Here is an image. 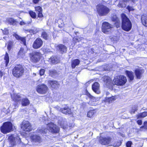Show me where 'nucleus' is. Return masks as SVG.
<instances>
[{
  "label": "nucleus",
  "instance_id": "1",
  "mask_svg": "<svg viewBox=\"0 0 147 147\" xmlns=\"http://www.w3.org/2000/svg\"><path fill=\"white\" fill-rule=\"evenodd\" d=\"M47 130L53 133H57L59 131V128L56 125L52 123H48L47 125V129L44 127H42L38 130V132L40 133H45Z\"/></svg>",
  "mask_w": 147,
  "mask_h": 147
},
{
  "label": "nucleus",
  "instance_id": "2",
  "mask_svg": "<svg viewBox=\"0 0 147 147\" xmlns=\"http://www.w3.org/2000/svg\"><path fill=\"white\" fill-rule=\"evenodd\" d=\"M122 20L121 27L124 30L128 31L130 30L132 28V24L130 20L127 17L124 13L121 14Z\"/></svg>",
  "mask_w": 147,
  "mask_h": 147
},
{
  "label": "nucleus",
  "instance_id": "3",
  "mask_svg": "<svg viewBox=\"0 0 147 147\" xmlns=\"http://www.w3.org/2000/svg\"><path fill=\"white\" fill-rule=\"evenodd\" d=\"M9 147L13 146L17 144L23 146H26L27 144L21 142L20 138L18 136L15 137L13 135H11L9 137Z\"/></svg>",
  "mask_w": 147,
  "mask_h": 147
},
{
  "label": "nucleus",
  "instance_id": "4",
  "mask_svg": "<svg viewBox=\"0 0 147 147\" xmlns=\"http://www.w3.org/2000/svg\"><path fill=\"white\" fill-rule=\"evenodd\" d=\"M97 12L100 16H104L107 15L110 11L109 8L104 5L99 4L96 7Z\"/></svg>",
  "mask_w": 147,
  "mask_h": 147
},
{
  "label": "nucleus",
  "instance_id": "5",
  "mask_svg": "<svg viewBox=\"0 0 147 147\" xmlns=\"http://www.w3.org/2000/svg\"><path fill=\"white\" fill-rule=\"evenodd\" d=\"M12 128V124L10 121H7L4 123L1 127V131L4 134L10 132Z\"/></svg>",
  "mask_w": 147,
  "mask_h": 147
},
{
  "label": "nucleus",
  "instance_id": "6",
  "mask_svg": "<svg viewBox=\"0 0 147 147\" xmlns=\"http://www.w3.org/2000/svg\"><path fill=\"white\" fill-rule=\"evenodd\" d=\"M24 72V69L21 65H17L12 70L13 75L16 77L19 78L22 76Z\"/></svg>",
  "mask_w": 147,
  "mask_h": 147
},
{
  "label": "nucleus",
  "instance_id": "7",
  "mask_svg": "<svg viewBox=\"0 0 147 147\" xmlns=\"http://www.w3.org/2000/svg\"><path fill=\"white\" fill-rule=\"evenodd\" d=\"M126 77L123 75H119L115 78L113 80L114 84L117 86H122L126 82Z\"/></svg>",
  "mask_w": 147,
  "mask_h": 147
},
{
  "label": "nucleus",
  "instance_id": "8",
  "mask_svg": "<svg viewBox=\"0 0 147 147\" xmlns=\"http://www.w3.org/2000/svg\"><path fill=\"white\" fill-rule=\"evenodd\" d=\"M49 88L47 86L44 84L39 85L36 88V91L39 93L45 94L48 92Z\"/></svg>",
  "mask_w": 147,
  "mask_h": 147
},
{
  "label": "nucleus",
  "instance_id": "9",
  "mask_svg": "<svg viewBox=\"0 0 147 147\" xmlns=\"http://www.w3.org/2000/svg\"><path fill=\"white\" fill-rule=\"evenodd\" d=\"M40 54L36 51L33 52L30 54V57L32 61L34 63H36L40 59Z\"/></svg>",
  "mask_w": 147,
  "mask_h": 147
},
{
  "label": "nucleus",
  "instance_id": "10",
  "mask_svg": "<svg viewBox=\"0 0 147 147\" xmlns=\"http://www.w3.org/2000/svg\"><path fill=\"white\" fill-rule=\"evenodd\" d=\"M22 129L25 131H30L32 129L30 123L28 121H23L21 125Z\"/></svg>",
  "mask_w": 147,
  "mask_h": 147
},
{
  "label": "nucleus",
  "instance_id": "11",
  "mask_svg": "<svg viewBox=\"0 0 147 147\" xmlns=\"http://www.w3.org/2000/svg\"><path fill=\"white\" fill-rule=\"evenodd\" d=\"M112 27V26L108 22H103L102 24V31L104 33H107L111 31Z\"/></svg>",
  "mask_w": 147,
  "mask_h": 147
},
{
  "label": "nucleus",
  "instance_id": "12",
  "mask_svg": "<svg viewBox=\"0 0 147 147\" xmlns=\"http://www.w3.org/2000/svg\"><path fill=\"white\" fill-rule=\"evenodd\" d=\"M42 44V40L40 38H38L34 42L32 47L34 49H37L41 47Z\"/></svg>",
  "mask_w": 147,
  "mask_h": 147
},
{
  "label": "nucleus",
  "instance_id": "13",
  "mask_svg": "<svg viewBox=\"0 0 147 147\" xmlns=\"http://www.w3.org/2000/svg\"><path fill=\"white\" fill-rule=\"evenodd\" d=\"M103 81L105 85L107 87L110 88L113 84L111 78L108 76H104L103 77Z\"/></svg>",
  "mask_w": 147,
  "mask_h": 147
},
{
  "label": "nucleus",
  "instance_id": "14",
  "mask_svg": "<svg viewBox=\"0 0 147 147\" xmlns=\"http://www.w3.org/2000/svg\"><path fill=\"white\" fill-rule=\"evenodd\" d=\"M58 124L63 129L67 127L66 122L65 119L61 117H59L58 118Z\"/></svg>",
  "mask_w": 147,
  "mask_h": 147
},
{
  "label": "nucleus",
  "instance_id": "15",
  "mask_svg": "<svg viewBox=\"0 0 147 147\" xmlns=\"http://www.w3.org/2000/svg\"><path fill=\"white\" fill-rule=\"evenodd\" d=\"M112 139L110 137L103 138L100 137V142L103 145H107L110 143L111 142Z\"/></svg>",
  "mask_w": 147,
  "mask_h": 147
},
{
  "label": "nucleus",
  "instance_id": "16",
  "mask_svg": "<svg viewBox=\"0 0 147 147\" xmlns=\"http://www.w3.org/2000/svg\"><path fill=\"white\" fill-rule=\"evenodd\" d=\"M11 98L16 103L20 101L21 100V96L19 94L13 93L11 94Z\"/></svg>",
  "mask_w": 147,
  "mask_h": 147
},
{
  "label": "nucleus",
  "instance_id": "17",
  "mask_svg": "<svg viewBox=\"0 0 147 147\" xmlns=\"http://www.w3.org/2000/svg\"><path fill=\"white\" fill-rule=\"evenodd\" d=\"M93 90L96 93L99 94L100 93L99 84L97 82H95L92 86Z\"/></svg>",
  "mask_w": 147,
  "mask_h": 147
},
{
  "label": "nucleus",
  "instance_id": "18",
  "mask_svg": "<svg viewBox=\"0 0 147 147\" xmlns=\"http://www.w3.org/2000/svg\"><path fill=\"white\" fill-rule=\"evenodd\" d=\"M13 35L17 40L21 41V42H22L24 45H26V40L25 37H22L16 33H14Z\"/></svg>",
  "mask_w": 147,
  "mask_h": 147
},
{
  "label": "nucleus",
  "instance_id": "19",
  "mask_svg": "<svg viewBox=\"0 0 147 147\" xmlns=\"http://www.w3.org/2000/svg\"><path fill=\"white\" fill-rule=\"evenodd\" d=\"M144 70L143 69H138L135 71V74L137 79H140L142 76V74L144 73Z\"/></svg>",
  "mask_w": 147,
  "mask_h": 147
},
{
  "label": "nucleus",
  "instance_id": "20",
  "mask_svg": "<svg viewBox=\"0 0 147 147\" xmlns=\"http://www.w3.org/2000/svg\"><path fill=\"white\" fill-rule=\"evenodd\" d=\"M48 84L53 89L57 88L59 85L58 82L55 81L49 80L48 81Z\"/></svg>",
  "mask_w": 147,
  "mask_h": 147
},
{
  "label": "nucleus",
  "instance_id": "21",
  "mask_svg": "<svg viewBox=\"0 0 147 147\" xmlns=\"http://www.w3.org/2000/svg\"><path fill=\"white\" fill-rule=\"evenodd\" d=\"M32 141L34 142L40 143L41 141L40 137L37 135H33L30 137Z\"/></svg>",
  "mask_w": 147,
  "mask_h": 147
},
{
  "label": "nucleus",
  "instance_id": "22",
  "mask_svg": "<svg viewBox=\"0 0 147 147\" xmlns=\"http://www.w3.org/2000/svg\"><path fill=\"white\" fill-rule=\"evenodd\" d=\"M57 49L61 53H65L67 51V48L66 47L62 44H60L58 45L57 47Z\"/></svg>",
  "mask_w": 147,
  "mask_h": 147
},
{
  "label": "nucleus",
  "instance_id": "23",
  "mask_svg": "<svg viewBox=\"0 0 147 147\" xmlns=\"http://www.w3.org/2000/svg\"><path fill=\"white\" fill-rule=\"evenodd\" d=\"M60 111L61 112L65 114H70L71 113L70 109L67 106H66L63 108H61Z\"/></svg>",
  "mask_w": 147,
  "mask_h": 147
},
{
  "label": "nucleus",
  "instance_id": "24",
  "mask_svg": "<svg viewBox=\"0 0 147 147\" xmlns=\"http://www.w3.org/2000/svg\"><path fill=\"white\" fill-rule=\"evenodd\" d=\"M112 21L114 22L117 28L119 27L121 23L119 19L115 16H113L112 18Z\"/></svg>",
  "mask_w": 147,
  "mask_h": 147
},
{
  "label": "nucleus",
  "instance_id": "25",
  "mask_svg": "<svg viewBox=\"0 0 147 147\" xmlns=\"http://www.w3.org/2000/svg\"><path fill=\"white\" fill-rule=\"evenodd\" d=\"M59 58L57 56H52L49 59L48 61L51 64H56L59 62Z\"/></svg>",
  "mask_w": 147,
  "mask_h": 147
},
{
  "label": "nucleus",
  "instance_id": "26",
  "mask_svg": "<svg viewBox=\"0 0 147 147\" xmlns=\"http://www.w3.org/2000/svg\"><path fill=\"white\" fill-rule=\"evenodd\" d=\"M90 98V100L88 103V104L91 105L96 106L97 104L95 102L98 101L97 99L92 96Z\"/></svg>",
  "mask_w": 147,
  "mask_h": 147
},
{
  "label": "nucleus",
  "instance_id": "27",
  "mask_svg": "<svg viewBox=\"0 0 147 147\" xmlns=\"http://www.w3.org/2000/svg\"><path fill=\"white\" fill-rule=\"evenodd\" d=\"M125 73L130 80L132 81L133 80L134 76V73L132 72L126 70Z\"/></svg>",
  "mask_w": 147,
  "mask_h": 147
},
{
  "label": "nucleus",
  "instance_id": "28",
  "mask_svg": "<svg viewBox=\"0 0 147 147\" xmlns=\"http://www.w3.org/2000/svg\"><path fill=\"white\" fill-rule=\"evenodd\" d=\"M80 61L78 59H74L71 62V67L73 68H74L76 67L80 63Z\"/></svg>",
  "mask_w": 147,
  "mask_h": 147
},
{
  "label": "nucleus",
  "instance_id": "29",
  "mask_svg": "<svg viewBox=\"0 0 147 147\" xmlns=\"http://www.w3.org/2000/svg\"><path fill=\"white\" fill-rule=\"evenodd\" d=\"M41 37L45 40H47L49 37V33L43 31L41 34Z\"/></svg>",
  "mask_w": 147,
  "mask_h": 147
},
{
  "label": "nucleus",
  "instance_id": "30",
  "mask_svg": "<svg viewBox=\"0 0 147 147\" xmlns=\"http://www.w3.org/2000/svg\"><path fill=\"white\" fill-rule=\"evenodd\" d=\"M26 52V51L24 50L23 48H21L18 54V56L19 57H23L25 56Z\"/></svg>",
  "mask_w": 147,
  "mask_h": 147
},
{
  "label": "nucleus",
  "instance_id": "31",
  "mask_svg": "<svg viewBox=\"0 0 147 147\" xmlns=\"http://www.w3.org/2000/svg\"><path fill=\"white\" fill-rule=\"evenodd\" d=\"M21 103L23 106H25L29 105L30 102L27 98H25L22 99Z\"/></svg>",
  "mask_w": 147,
  "mask_h": 147
},
{
  "label": "nucleus",
  "instance_id": "32",
  "mask_svg": "<svg viewBox=\"0 0 147 147\" xmlns=\"http://www.w3.org/2000/svg\"><path fill=\"white\" fill-rule=\"evenodd\" d=\"M7 21L9 23L13 25H16L18 22L16 20H15L12 18H8L7 20Z\"/></svg>",
  "mask_w": 147,
  "mask_h": 147
},
{
  "label": "nucleus",
  "instance_id": "33",
  "mask_svg": "<svg viewBox=\"0 0 147 147\" xmlns=\"http://www.w3.org/2000/svg\"><path fill=\"white\" fill-rule=\"evenodd\" d=\"M115 100V97L113 96H110L109 97H106L105 101L109 103H110L112 102L113 101Z\"/></svg>",
  "mask_w": 147,
  "mask_h": 147
},
{
  "label": "nucleus",
  "instance_id": "34",
  "mask_svg": "<svg viewBox=\"0 0 147 147\" xmlns=\"http://www.w3.org/2000/svg\"><path fill=\"white\" fill-rule=\"evenodd\" d=\"M147 116V112H144L142 113H140L137 115V117L138 118H144Z\"/></svg>",
  "mask_w": 147,
  "mask_h": 147
},
{
  "label": "nucleus",
  "instance_id": "35",
  "mask_svg": "<svg viewBox=\"0 0 147 147\" xmlns=\"http://www.w3.org/2000/svg\"><path fill=\"white\" fill-rule=\"evenodd\" d=\"M32 22V19L30 18L29 20L28 21L24 22L23 21H22L20 22V24L21 25H27L31 24Z\"/></svg>",
  "mask_w": 147,
  "mask_h": 147
},
{
  "label": "nucleus",
  "instance_id": "36",
  "mask_svg": "<svg viewBox=\"0 0 147 147\" xmlns=\"http://www.w3.org/2000/svg\"><path fill=\"white\" fill-rule=\"evenodd\" d=\"M49 75L52 77H54L57 75V72L54 69L51 70L49 71Z\"/></svg>",
  "mask_w": 147,
  "mask_h": 147
},
{
  "label": "nucleus",
  "instance_id": "37",
  "mask_svg": "<svg viewBox=\"0 0 147 147\" xmlns=\"http://www.w3.org/2000/svg\"><path fill=\"white\" fill-rule=\"evenodd\" d=\"M111 143L113 144V146L114 147L119 146L121 144V142L120 141H119L117 142H114V141L112 139V140Z\"/></svg>",
  "mask_w": 147,
  "mask_h": 147
},
{
  "label": "nucleus",
  "instance_id": "38",
  "mask_svg": "<svg viewBox=\"0 0 147 147\" xmlns=\"http://www.w3.org/2000/svg\"><path fill=\"white\" fill-rule=\"evenodd\" d=\"M96 113L95 110H90L88 113L87 116L89 117H91Z\"/></svg>",
  "mask_w": 147,
  "mask_h": 147
},
{
  "label": "nucleus",
  "instance_id": "39",
  "mask_svg": "<svg viewBox=\"0 0 147 147\" xmlns=\"http://www.w3.org/2000/svg\"><path fill=\"white\" fill-rule=\"evenodd\" d=\"M4 60L5 61L6 66H7L8 63L9 61V58L8 54L6 53L5 56L4 57Z\"/></svg>",
  "mask_w": 147,
  "mask_h": 147
},
{
  "label": "nucleus",
  "instance_id": "40",
  "mask_svg": "<svg viewBox=\"0 0 147 147\" xmlns=\"http://www.w3.org/2000/svg\"><path fill=\"white\" fill-rule=\"evenodd\" d=\"M29 13L31 17L33 18H35L36 17V13L32 11H30L29 12Z\"/></svg>",
  "mask_w": 147,
  "mask_h": 147
},
{
  "label": "nucleus",
  "instance_id": "41",
  "mask_svg": "<svg viewBox=\"0 0 147 147\" xmlns=\"http://www.w3.org/2000/svg\"><path fill=\"white\" fill-rule=\"evenodd\" d=\"M137 106L136 105H134L132 107L131 110L130 111V113L132 114L134 113L137 110Z\"/></svg>",
  "mask_w": 147,
  "mask_h": 147
},
{
  "label": "nucleus",
  "instance_id": "42",
  "mask_svg": "<svg viewBox=\"0 0 147 147\" xmlns=\"http://www.w3.org/2000/svg\"><path fill=\"white\" fill-rule=\"evenodd\" d=\"M39 31V30L38 29L34 28L33 29L30 30V33L35 34L38 32Z\"/></svg>",
  "mask_w": 147,
  "mask_h": 147
},
{
  "label": "nucleus",
  "instance_id": "43",
  "mask_svg": "<svg viewBox=\"0 0 147 147\" xmlns=\"http://www.w3.org/2000/svg\"><path fill=\"white\" fill-rule=\"evenodd\" d=\"M18 107V103H16L15 104H13V105L11 107H9V109H13V111H15L16 109Z\"/></svg>",
  "mask_w": 147,
  "mask_h": 147
},
{
  "label": "nucleus",
  "instance_id": "44",
  "mask_svg": "<svg viewBox=\"0 0 147 147\" xmlns=\"http://www.w3.org/2000/svg\"><path fill=\"white\" fill-rule=\"evenodd\" d=\"M118 6L120 7L124 8L126 6V5L123 2L120 1L118 5Z\"/></svg>",
  "mask_w": 147,
  "mask_h": 147
},
{
  "label": "nucleus",
  "instance_id": "45",
  "mask_svg": "<svg viewBox=\"0 0 147 147\" xmlns=\"http://www.w3.org/2000/svg\"><path fill=\"white\" fill-rule=\"evenodd\" d=\"M143 128L147 129V121H145L144 123V125L140 128V130H142Z\"/></svg>",
  "mask_w": 147,
  "mask_h": 147
},
{
  "label": "nucleus",
  "instance_id": "46",
  "mask_svg": "<svg viewBox=\"0 0 147 147\" xmlns=\"http://www.w3.org/2000/svg\"><path fill=\"white\" fill-rule=\"evenodd\" d=\"M13 42H12L11 41H9L8 42V45H7V49L9 50H10L11 48V47L12 46V44H13Z\"/></svg>",
  "mask_w": 147,
  "mask_h": 147
},
{
  "label": "nucleus",
  "instance_id": "47",
  "mask_svg": "<svg viewBox=\"0 0 147 147\" xmlns=\"http://www.w3.org/2000/svg\"><path fill=\"white\" fill-rule=\"evenodd\" d=\"M35 9L36 11L38 12V13L42 11V8L40 6H38L35 7Z\"/></svg>",
  "mask_w": 147,
  "mask_h": 147
},
{
  "label": "nucleus",
  "instance_id": "48",
  "mask_svg": "<svg viewBox=\"0 0 147 147\" xmlns=\"http://www.w3.org/2000/svg\"><path fill=\"white\" fill-rule=\"evenodd\" d=\"M45 70L44 69H42L40 70V76L43 75L45 72Z\"/></svg>",
  "mask_w": 147,
  "mask_h": 147
},
{
  "label": "nucleus",
  "instance_id": "49",
  "mask_svg": "<svg viewBox=\"0 0 147 147\" xmlns=\"http://www.w3.org/2000/svg\"><path fill=\"white\" fill-rule=\"evenodd\" d=\"M132 142L130 141H128L126 144V146L127 147H131Z\"/></svg>",
  "mask_w": 147,
  "mask_h": 147
},
{
  "label": "nucleus",
  "instance_id": "50",
  "mask_svg": "<svg viewBox=\"0 0 147 147\" xmlns=\"http://www.w3.org/2000/svg\"><path fill=\"white\" fill-rule=\"evenodd\" d=\"M142 22L143 25L145 26H147V21L143 19L142 18Z\"/></svg>",
  "mask_w": 147,
  "mask_h": 147
},
{
  "label": "nucleus",
  "instance_id": "51",
  "mask_svg": "<svg viewBox=\"0 0 147 147\" xmlns=\"http://www.w3.org/2000/svg\"><path fill=\"white\" fill-rule=\"evenodd\" d=\"M3 33L4 34H7L8 33V31L7 28H5L3 30Z\"/></svg>",
  "mask_w": 147,
  "mask_h": 147
},
{
  "label": "nucleus",
  "instance_id": "52",
  "mask_svg": "<svg viewBox=\"0 0 147 147\" xmlns=\"http://www.w3.org/2000/svg\"><path fill=\"white\" fill-rule=\"evenodd\" d=\"M125 2H127L129 1H130L131 2H133L134 3L136 1V0H123Z\"/></svg>",
  "mask_w": 147,
  "mask_h": 147
},
{
  "label": "nucleus",
  "instance_id": "53",
  "mask_svg": "<svg viewBox=\"0 0 147 147\" xmlns=\"http://www.w3.org/2000/svg\"><path fill=\"white\" fill-rule=\"evenodd\" d=\"M38 16L39 18H41L43 17V15L42 14V11H40L38 13Z\"/></svg>",
  "mask_w": 147,
  "mask_h": 147
},
{
  "label": "nucleus",
  "instance_id": "54",
  "mask_svg": "<svg viewBox=\"0 0 147 147\" xmlns=\"http://www.w3.org/2000/svg\"><path fill=\"white\" fill-rule=\"evenodd\" d=\"M127 9L129 11H133L134 10V9L132 7L129 6H128L127 7Z\"/></svg>",
  "mask_w": 147,
  "mask_h": 147
},
{
  "label": "nucleus",
  "instance_id": "55",
  "mask_svg": "<svg viewBox=\"0 0 147 147\" xmlns=\"http://www.w3.org/2000/svg\"><path fill=\"white\" fill-rule=\"evenodd\" d=\"M86 94L90 98L91 97H92V96L90 95V94L89 93H88L87 91L86 93Z\"/></svg>",
  "mask_w": 147,
  "mask_h": 147
},
{
  "label": "nucleus",
  "instance_id": "56",
  "mask_svg": "<svg viewBox=\"0 0 147 147\" xmlns=\"http://www.w3.org/2000/svg\"><path fill=\"white\" fill-rule=\"evenodd\" d=\"M137 123L139 125H141L142 124V121L141 120H138L137 121Z\"/></svg>",
  "mask_w": 147,
  "mask_h": 147
},
{
  "label": "nucleus",
  "instance_id": "57",
  "mask_svg": "<svg viewBox=\"0 0 147 147\" xmlns=\"http://www.w3.org/2000/svg\"><path fill=\"white\" fill-rule=\"evenodd\" d=\"M39 1L38 0H33V2L35 4H36L38 3L39 2Z\"/></svg>",
  "mask_w": 147,
  "mask_h": 147
},
{
  "label": "nucleus",
  "instance_id": "58",
  "mask_svg": "<svg viewBox=\"0 0 147 147\" xmlns=\"http://www.w3.org/2000/svg\"><path fill=\"white\" fill-rule=\"evenodd\" d=\"M106 94L107 95L106 97H109L110 96H111V95L109 96L110 94V93L108 92H106Z\"/></svg>",
  "mask_w": 147,
  "mask_h": 147
},
{
  "label": "nucleus",
  "instance_id": "59",
  "mask_svg": "<svg viewBox=\"0 0 147 147\" xmlns=\"http://www.w3.org/2000/svg\"><path fill=\"white\" fill-rule=\"evenodd\" d=\"M119 39L117 37L115 36L114 37H113V40L115 41H117Z\"/></svg>",
  "mask_w": 147,
  "mask_h": 147
},
{
  "label": "nucleus",
  "instance_id": "60",
  "mask_svg": "<svg viewBox=\"0 0 147 147\" xmlns=\"http://www.w3.org/2000/svg\"><path fill=\"white\" fill-rule=\"evenodd\" d=\"M3 76V73L2 72L0 71V78H1Z\"/></svg>",
  "mask_w": 147,
  "mask_h": 147
},
{
  "label": "nucleus",
  "instance_id": "61",
  "mask_svg": "<svg viewBox=\"0 0 147 147\" xmlns=\"http://www.w3.org/2000/svg\"><path fill=\"white\" fill-rule=\"evenodd\" d=\"M74 147H78V146H74Z\"/></svg>",
  "mask_w": 147,
  "mask_h": 147
},
{
  "label": "nucleus",
  "instance_id": "62",
  "mask_svg": "<svg viewBox=\"0 0 147 147\" xmlns=\"http://www.w3.org/2000/svg\"><path fill=\"white\" fill-rule=\"evenodd\" d=\"M76 39V38H75V39Z\"/></svg>",
  "mask_w": 147,
  "mask_h": 147
}]
</instances>
